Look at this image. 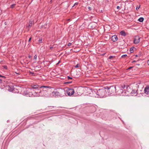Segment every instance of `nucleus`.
<instances>
[{
  "label": "nucleus",
  "instance_id": "f257e3e1",
  "mask_svg": "<svg viewBox=\"0 0 149 149\" xmlns=\"http://www.w3.org/2000/svg\"><path fill=\"white\" fill-rule=\"evenodd\" d=\"M40 88H42L41 91L36 90L37 92L33 91V95L35 96H40L47 97L49 94V92L50 91V90L52 88L50 86H41Z\"/></svg>",
  "mask_w": 149,
  "mask_h": 149
},
{
  "label": "nucleus",
  "instance_id": "f03ea898",
  "mask_svg": "<svg viewBox=\"0 0 149 149\" xmlns=\"http://www.w3.org/2000/svg\"><path fill=\"white\" fill-rule=\"evenodd\" d=\"M116 90L117 94L120 95L126 96L132 93L130 88L127 85H120Z\"/></svg>",
  "mask_w": 149,
  "mask_h": 149
},
{
  "label": "nucleus",
  "instance_id": "7ed1b4c3",
  "mask_svg": "<svg viewBox=\"0 0 149 149\" xmlns=\"http://www.w3.org/2000/svg\"><path fill=\"white\" fill-rule=\"evenodd\" d=\"M66 95L65 91L62 88L56 89L51 94L54 97H62Z\"/></svg>",
  "mask_w": 149,
  "mask_h": 149
},
{
  "label": "nucleus",
  "instance_id": "20e7f679",
  "mask_svg": "<svg viewBox=\"0 0 149 149\" xmlns=\"http://www.w3.org/2000/svg\"><path fill=\"white\" fill-rule=\"evenodd\" d=\"M106 94V91L105 88H102L99 89L96 92L97 97H99L100 98H103L105 97Z\"/></svg>",
  "mask_w": 149,
  "mask_h": 149
},
{
  "label": "nucleus",
  "instance_id": "39448f33",
  "mask_svg": "<svg viewBox=\"0 0 149 149\" xmlns=\"http://www.w3.org/2000/svg\"><path fill=\"white\" fill-rule=\"evenodd\" d=\"M107 91L109 95H114L116 92V88L115 86H112L108 88Z\"/></svg>",
  "mask_w": 149,
  "mask_h": 149
},
{
  "label": "nucleus",
  "instance_id": "423d86ee",
  "mask_svg": "<svg viewBox=\"0 0 149 149\" xmlns=\"http://www.w3.org/2000/svg\"><path fill=\"white\" fill-rule=\"evenodd\" d=\"M74 90L73 89H68L65 91L66 95L67 94L69 96H71L74 93Z\"/></svg>",
  "mask_w": 149,
  "mask_h": 149
},
{
  "label": "nucleus",
  "instance_id": "0eeeda50",
  "mask_svg": "<svg viewBox=\"0 0 149 149\" xmlns=\"http://www.w3.org/2000/svg\"><path fill=\"white\" fill-rule=\"evenodd\" d=\"M40 87L41 86H39L38 85H34L32 86V88L30 90L31 93H32V94L33 95L32 92H33V91H36V92H37L36 90H39L38 88H40Z\"/></svg>",
  "mask_w": 149,
  "mask_h": 149
},
{
  "label": "nucleus",
  "instance_id": "6e6552de",
  "mask_svg": "<svg viewBox=\"0 0 149 149\" xmlns=\"http://www.w3.org/2000/svg\"><path fill=\"white\" fill-rule=\"evenodd\" d=\"M21 92L22 94L24 95L28 96L29 95V90L26 88H23Z\"/></svg>",
  "mask_w": 149,
  "mask_h": 149
},
{
  "label": "nucleus",
  "instance_id": "1a4fd4ad",
  "mask_svg": "<svg viewBox=\"0 0 149 149\" xmlns=\"http://www.w3.org/2000/svg\"><path fill=\"white\" fill-rule=\"evenodd\" d=\"M6 88V89L10 92L13 91L14 89L13 86L11 85H7Z\"/></svg>",
  "mask_w": 149,
  "mask_h": 149
},
{
  "label": "nucleus",
  "instance_id": "9d476101",
  "mask_svg": "<svg viewBox=\"0 0 149 149\" xmlns=\"http://www.w3.org/2000/svg\"><path fill=\"white\" fill-rule=\"evenodd\" d=\"M140 38L138 36H136L134 37V43L135 44H137L140 41Z\"/></svg>",
  "mask_w": 149,
  "mask_h": 149
},
{
  "label": "nucleus",
  "instance_id": "9b49d317",
  "mask_svg": "<svg viewBox=\"0 0 149 149\" xmlns=\"http://www.w3.org/2000/svg\"><path fill=\"white\" fill-rule=\"evenodd\" d=\"M144 93L146 94H149V86H148L145 88L144 90Z\"/></svg>",
  "mask_w": 149,
  "mask_h": 149
},
{
  "label": "nucleus",
  "instance_id": "f8f14e48",
  "mask_svg": "<svg viewBox=\"0 0 149 149\" xmlns=\"http://www.w3.org/2000/svg\"><path fill=\"white\" fill-rule=\"evenodd\" d=\"M33 24V20H30L29 22V24L27 26L28 27H31Z\"/></svg>",
  "mask_w": 149,
  "mask_h": 149
},
{
  "label": "nucleus",
  "instance_id": "ddd939ff",
  "mask_svg": "<svg viewBox=\"0 0 149 149\" xmlns=\"http://www.w3.org/2000/svg\"><path fill=\"white\" fill-rule=\"evenodd\" d=\"M111 39L113 42H114L117 40L118 38L116 35H113L112 36Z\"/></svg>",
  "mask_w": 149,
  "mask_h": 149
},
{
  "label": "nucleus",
  "instance_id": "4468645a",
  "mask_svg": "<svg viewBox=\"0 0 149 149\" xmlns=\"http://www.w3.org/2000/svg\"><path fill=\"white\" fill-rule=\"evenodd\" d=\"M120 33L122 36H125L126 35V33L125 32V31H121L120 32Z\"/></svg>",
  "mask_w": 149,
  "mask_h": 149
},
{
  "label": "nucleus",
  "instance_id": "2eb2a0df",
  "mask_svg": "<svg viewBox=\"0 0 149 149\" xmlns=\"http://www.w3.org/2000/svg\"><path fill=\"white\" fill-rule=\"evenodd\" d=\"M144 19L143 17H141L139 18L138 20L140 22H143L144 20Z\"/></svg>",
  "mask_w": 149,
  "mask_h": 149
},
{
  "label": "nucleus",
  "instance_id": "dca6fc26",
  "mask_svg": "<svg viewBox=\"0 0 149 149\" xmlns=\"http://www.w3.org/2000/svg\"><path fill=\"white\" fill-rule=\"evenodd\" d=\"M135 48L134 47H131L130 49V51L131 53H132L134 52L133 49Z\"/></svg>",
  "mask_w": 149,
  "mask_h": 149
},
{
  "label": "nucleus",
  "instance_id": "f3484780",
  "mask_svg": "<svg viewBox=\"0 0 149 149\" xmlns=\"http://www.w3.org/2000/svg\"><path fill=\"white\" fill-rule=\"evenodd\" d=\"M38 42L39 44L42 42V38H40L38 40Z\"/></svg>",
  "mask_w": 149,
  "mask_h": 149
},
{
  "label": "nucleus",
  "instance_id": "a211bd4d",
  "mask_svg": "<svg viewBox=\"0 0 149 149\" xmlns=\"http://www.w3.org/2000/svg\"><path fill=\"white\" fill-rule=\"evenodd\" d=\"M15 5L16 4H12L11 5L10 8H13L14 7Z\"/></svg>",
  "mask_w": 149,
  "mask_h": 149
},
{
  "label": "nucleus",
  "instance_id": "6ab92c4d",
  "mask_svg": "<svg viewBox=\"0 0 149 149\" xmlns=\"http://www.w3.org/2000/svg\"><path fill=\"white\" fill-rule=\"evenodd\" d=\"M37 55H35L34 56V58H33V59L34 60H36V59H37Z\"/></svg>",
  "mask_w": 149,
  "mask_h": 149
},
{
  "label": "nucleus",
  "instance_id": "aec40b11",
  "mask_svg": "<svg viewBox=\"0 0 149 149\" xmlns=\"http://www.w3.org/2000/svg\"><path fill=\"white\" fill-rule=\"evenodd\" d=\"M79 67V64H77L74 67L75 68H77Z\"/></svg>",
  "mask_w": 149,
  "mask_h": 149
},
{
  "label": "nucleus",
  "instance_id": "412c9836",
  "mask_svg": "<svg viewBox=\"0 0 149 149\" xmlns=\"http://www.w3.org/2000/svg\"><path fill=\"white\" fill-rule=\"evenodd\" d=\"M127 56V55H126V54H124L121 57L123 58H124V57H126Z\"/></svg>",
  "mask_w": 149,
  "mask_h": 149
},
{
  "label": "nucleus",
  "instance_id": "4be33fe9",
  "mask_svg": "<svg viewBox=\"0 0 149 149\" xmlns=\"http://www.w3.org/2000/svg\"><path fill=\"white\" fill-rule=\"evenodd\" d=\"M140 7V6H139V7H137L136 8V10H138L139 9Z\"/></svg>",
  "mask_w": 149,
  "mask_h": 149
},
{
  "label": "nucleus",
  "instance_id": "5701e85b",
  "mask_svg": "<svg viewBox=\"0 0 149 149\" xmlns=\"http://www.w3.org/2000/svg\"><path fill=\"white\" fill-rule=\"evenodd\" d=\"M78 3L76 2L74 3V6H72L73 7L74 6L76 5H77L78 4Z\"/></svg>",
  "mask_w": 149,
  "mask_h": 149
},
{
  "label": "nucleus",
  "instance_id": "b1692460",
  "mask_svg": "<svg viewBox=\"0 0 149 149\" xmlns=\"http://www.w3.org/2000/svg\"><path fill=\"white\" fill-rule=\"evenodd\" d=\"M68 79H72V77H70L69 76L68 77Z\"/></svg>",
  "mask_w": 149,
  "mask_h": 149
},
{
  "label": "nucleus",
  "instance_id": "393cba45",
  "mask_svg": "<svg viewBox=\"0 0 149 149\" xmlns=\"http://www.w3.org/2000/svg\"><path fill=\"white\" fill-rule=\"evenodd\" d=\"M113 56H110L109 57V59H111L113 58Z\"/></svg>",
  "mask_w": 149,
  "mask_h": 149
},
{
  "label": "nucleus",
  "instance_id": "a878e982",
  "mask_svg": "<svg viewBox=\"0 0 149 149\" xmlns=\"http://www.w3.org/2000/svg\"><path fill=\"white\" fill-rule=\"evenodd\" d=\"M54 107V106H48V107L49 108H52V107H53V108H54V107Z\"/></svg>",
  "mask_w": 149,
  "mask_h": 149
},
{
  "label": "nucleus",
  "instance_id": "bb28decb",
  "mask_svg": "<svg viewBox=\"0 0 149 149\" xmlns=\"http://www.w3.org/2000/svg\"><path fill=\"white\" fill-rule=\"evenodd\" d=\"M88 8L89 9V10H91V7H88Z\"/></svg>",
  "mask_w": 149,
  "mask_h": 149
},
{
  "label": "nucleus",
  "instance_id": "cd10ccee",
  "mask_svg": "<svg viewBox=\"0 0 149 149\" xmlns=\"http://www.w3.org/2000/svg\"><path fill=\"white\" fill-rule=\"evenodd\" d=\"M71 44H72L71 43H68V46H70L71 45Z\"/></svg>",
  "mask_w": 149,
  "mask_h": 149
},
{
  "label": "nucleus",
  "instance_id": "c85d7f7f",
  "mask_svg": "<svg viewBox=\"0 0 149 149\" xmlns=\"http://www.w3.org/2000/svg\"><path fill=\"white\" fill-rule=\"evenodd\" d=\"M117 9H120V6H117Z\"/></svg>",
  "mask_w": 149,
  "mask_h": 149
},
{
  "label": "nucleus",
  "instance_id": "c756f323",
  "mask_svg": "<svg viewBox=\"0 0 149 149\" xmlns=\"http://www.w3.org/2000/svg\"><path fill=\"white\" fill-rule=\"evenodd\" d=\"M31 37H30V38H29V40H28V42H30V41H31Z\"/></svg>",
  "mask_w": 149,
  "mask_h": 149
},
{
  "label": "nucleus",
  "instance_id": "7c9ffc66",
  "mask_svg": "<svg viewBox=\"0 0 149 149\" xmlns=\"http://www.w3.org/2000/svg\"><path fill=\"white\" fill-rule=\"evenodd\" d=\"M133 68L132 67H130L127 69V70L130 69H131V68Z\"/></svg>",
  "mask_w": 149,
  "mask_h": 149
},
{
  "label": "nucleus",
  "instance_id": "2f4dec72",
  "mask_svg": "<svg viewBox=\"0 0 149 149\" xmlns=\"http://www.w3.org/2000/svg\"><path fill=\"white\" fill-rule=\"evenodd\" d=\"M0 77H2V78H5V77L4 76H1V75H0Z\"/></svg>",
  "mask_w": 149,
  "mask_h": 149
},
{
  "label": "nucleus",
  "instance_id": "473e14b6",
  "mask_svg": "<svg viewBox=\"0 0 149 149\" xmlns=\"http://www.w3.org/2000/svg\"><path fill=\"white\" fill-rule=\"evenodd\" d=\"M72 82V81L68 82H66V83L69 84V83H71Z\"/></svg>",
  "mask_w": 149,
  "mask_h": 149
},
{
  "label": "nucleus",
  "instance_id": "72a5a7b5",
  "mask_svg": "<svg viewBox=\"0 0 149 149\" xmlns=\"http://www.w3.org/2000/svg\"><path fill=\"white\" fill-rule=\"evenodd\" d=\"M53 48V47H50V49H52Z\"/></svg>",
  "mask_w": 149,
  "mask_h": 149
},
{
  "label": "nucleus",
  "instance_id": "f704fd0d",
  "mask_svg": "<svg viewBox=\"0 0 149 149\" xmlns=\"http://www.w3.org/2000/svg\"><path fill=\"white\" fill-rule=\"evenodd\" d=\"M2 82V79H0V83Z\"/></svg>",
  "mask_w": 149,
  "mask_h": 149
},
{
  "label": "nucleus",
  "instance_id": "c9c22d12",
  "mask_svg": "<svg viewBox=\"0 0 149 149\" xmlns=\"http://www.w3.org/2000/svg\"><path fill=\"white\" fill-rule=\"evenodd\" d=\"M136 61H132V63H133L134 62H136Z\"/></svg>",
  "mask_w": 149,
  "mask_h": 149
},
{
  "label": "nucleus",
  "instance_id": "e433bc0d",
  "mask_svg": "<svg viewBox=\"0 0 149 149\" xmlns=\"http://www.w3.org/2000/svg\"><path fill=\"white\" fill-rule=\"evenodd\" d=\"M28 57H29V58H30L31 57V56H28Z\"/></svg>",
  "mask_w": 149,
  "mask_h": 149
},
{
  "label": "nucleus",
  "instance_id": "4c0bfd02",
  "mask_svg": "<svg viewBox=\"0 0 149 149\" xmlns=\"http://www.w3.org/2000/svg\"><path fill=\"white\" fill-rule=\"evenodd\" d=\"M148 65H149V60L148 61Z\"/></svg>",
  "mask_w": 149,
  "mask_h": 149
},
{
  "label": "nucleus",
  "instance_id": "58836bf2",
  "mask_svg": "<svg viewBox=\"0 0 149 149\" xmlns=\"http://www.w3.org/2000/svg\"><path fill=\"white\" fill-rule=\"evenodd\" d=\"M140 65V64H136V65Z\"/></svg>",
  "mask_w": 149,
  "mask_h": 149
},
{
  "label": "nucleus",
  "instance_id": "ea45409f",
  "mask_svg": "<svg viewBox=\"0 0 149 149\" xmlns=\"http://www.w3.org/2000/svg\"><path fill=\"white\" fill-rule=\"evenodd\" d=\"M49 109H51H51H52V108H49Z\"/></svg>",
  "mask_w": 149,
  "mask_h": 149
},
{
  "label": "nucleus",
  "instance_id": "a19ab883",
  "mask_svg": "<svg viewBox=\"0 0 149 149\" xmlns=\"http://www.w3.org/2000/svg\"><path fill=\"white\" fill-rule=\"evenodd\" d=\"M136 56H137V55H136Z\"/></svg>",
  "mask_w": 149,
  "mask_h": 149
},
{
  "label": "nucleus",
  "instance_id": "79ce46f5",
  "mask_svg": "<svg viewBox=\"0 0 149 149\" xmlns=\"http://www.w3.org/2000/svg\"><path fill=\"white\" fill-rule=\"evenodd\" d=\"M30 91H29V93H30Z\"/></svg>",
  "mask_w": 149,
  "mask_h": 149
}]
</instances>
